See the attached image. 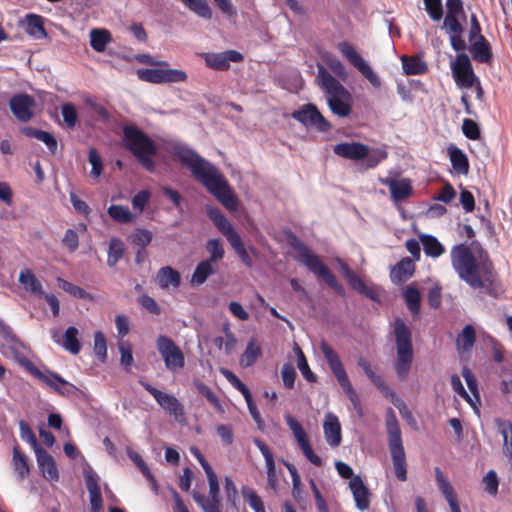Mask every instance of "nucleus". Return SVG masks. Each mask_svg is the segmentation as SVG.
I'll return each mask as SVG.
<instances>
[{
	"label": "nucleus",
	"instance_id": "64",
	"mask_svg": "<svg viewBox=\"0 0 512 512\" xmlns=\"http://www.w3.org/2000/svg\"><path fill=\"white\" fill-rule=\"evenodd\" d=\"M63 120L68 128H74L77 124L78 114L72 103H64L61 106Z\"/></svg>",
	"mask_w": 512,
	"mask_h": 512
},
{
	"label": "nucleus",
	"instance_id": "7",
	"mask_svg": "<svg viewBox=\"0 0 512 512\" xmlns=\"http://www.w3.org/2000/svg\"><path fill=\"white\" fill-rule=\"evenodd\" d=\"M393 332L396 344L394 368L398 379L404 381L409 375L414 359L412 334L410 328L401 318L395 320Z\"/></svg>",
	"mask_w": 512,
	"mask_h": 512
},
{
	"label": "nucleus",
	"instance_id": "40",
	"mask_svg": "<svg viewBox=\"0 0 512 512\" xmlns=\"http://www.w3.org/2000/svg\"><path fill=\"white\" fill-rule=\"evenodd\" d=\"M111 41L112 35L106 29H92L90 32V45L96 52H104Z\"/></svg>",
	"mask_w": 512,
	"mask_h": 512
},
{
	"label": "nucleus",
	"instance_id": "41",
	"mask_svg": "<svg viewBox=\"0 0 512 512\" xmlns=\"http://www.w3.org/2000/svg\"><path fill=\"white\" fill-rule=\"evenodd\" d=\"M12 465L20 480L25 479L29 475L30 468L27 458L25 454L20 451L17 444L13 446Z\"/></svg>",
	"mask_w": 512,
	"mask_h": 512
},
{
	"label": "nucleus",
	"instance_id": "14",
	"mask_svg": "<svg viewBox=\"0 0 512 512\" xmlns=\"http://www.w3.org/2000/svg\"><path fill=\"white\" fill-rule=\"evenodd\" d=\"M338 50L343 57H345L347 61L370 82L373 87L379 88L381 86L380 78L373 72L371 67L349 42H340L338 44Z\"/></svg>",
	"mask_w": 512,
	"mask_h": 512
},
{
	"label": "nucleus",
	"instance_id": "50",
	"mask_svg": "<svg viewBox=\"0 0 512 512\" xmlns=\"http://www.w3.org/2000/svg\"><path fill=\"white\" fill-rule=\"evenodd\" d=\"M78 334V329L74 326L68 327L64 334L63 347L74 355L78 354L81 350Z\"/></svg>",
	"mask_w": 512,
	"mask_h": 512
},
{
	"label": "nucleus",
	"instance_id": "1",
	"mask_svg": "<svg viewBox=\"0 0 512 512\" xmlns=\"http://www.w3.org/2000/svg\"><path fill=\"white\" fill-rule=\"evenodd\" d=\"M172 155L186 166L193 177L215 196L226 209L233 212L238 209V199L217 167L185 145H174Z\"/></svg>",
	"mask_w": 512,
	"mask_h": 512
},
{
	"label": "nucleus",
	"instance_id": "27",
	"mask_svg": "<svg viewBox=\"0 0 512 512\" xmlns=\"http://www.w3.org/2000/svg\"><path fill=\"white\" fill-rule=\"evenodd\" d=\"M349 488L353 494L356 507L360 511H365L370 506L371 492L365 486L362 478L356 475L349 482Z\"/></svg>",
	"mask_w": 512,
	"mask_h": 512
},
{
	"label": "nucleus",
	"instance_id": "43",
	"mask_svg": "<svg viewBox=\"0 0 512 512\" xmlns=\"http://www.w3.org/2000/svg\"><path fill=\"white\" fill-rule=\"evenodd\" d=\"M226 239L231 245V247L234 249L236 254L239 256L243 264L248 268H251L253 266V260L248 254V251L245 248L240 235L237 232H235Z\"/></svg>",
	"mask_w": 512,
	"mask_h": 512
},
{
	"label": "nucleus",
	"instance_id": "21",
	"mask_svg": "<svg viewBox=\"0 0 512 512\" xmlns=\"http://www.w3.org/2000/svg\"><path fill=\"white\" fill-rule=\"evenodd\" d=\"M206 476L209 483V498H206L204 495L198 492L193 493L194 501L202 508L204 512L210 511L211 507H213V509L221 508L220 488L217 475L215 472H211Z\"/></svg>",
	"mask_w": 512,
	"mask_h": 512
},
{
	"label": "nucleus",
	"instance_id": "26",
	"mask_svg": "<svg viewBox=\"0 0 512 512\" xmlns=\"http://www.w3.org/2000/svg\"><path fill=\"white\" fill-rule=\"evenodd\" d=\"M36 460L42 476L51 482L59 480V472L54 458L44 449H36Z\"/></svg>",
	"mask_w": 512,
	"mask_h": 512
},
{
	"label": "nucleus",
	"instance_id": "38",
	"mask_svg": "<svg viewBox=\"0 0 512 512\" xmlns=\"http://www.w3.org/2000/svg\"><path fill=\"white\" fill-rule=\"evenodd\" d=\"M19 282L27 292L38 296L44 295L40 281L29 269L20 272Z\"/></svg>",
	"mask_w": 512,
	"mask_h": 512
},
{
	"label": "nucleus",
	"instance_id": "25",
	"mask_svg": "<svg viewBox=\"0 0 512 512\" xmlns=\"http://www.w3.org/2000/svg\"><path fill=\"white\" fill-rule=\"evenodd\" d=\"M435 478L437 482V486L447 501L451 512H462L458 500V496L448 480V478L444 475L442 470L439 467L434 468Z\"/></svg>",
	"mask_w": 512,
	"mask_h": 512
},
{
	"label": "nucleus",
	"instance_id": "39",
	"mask_svg": "<svg viewBox=\"0 0 512 512\" xmlns=\"http://www.w3.org/2000/svg\"><path fill=\"white\" fill-rule=\"evenodd\" d=\"M26 32L36 38L42 39L47 37V32L44 28V18L37 14H28L26 16Z\"/></svg>",
	"mask_w": 512,
	"mask_h": 512
},
{
	"label": "nucleus",
	"instance_id": "60",
	"mask_svg": "<svg viewBox=\"0 0 512 512\" xmlns=\"http://www.w3.org/2000/svg\"><path fill=\"white\" fill-rule=\"evenodd\" d=\"M19 429H20V437L23 441L30 444V446L33 448L34 452H36V449L43 448L39 445L37 438L32 430V428L29 426V424L24 421H19Z\"/></svg>",
	"mask_w": 512,
	"mask_h": 512
},
{
	"label": "nucleus",
	"instance_id": "56",
	"mask_svg": "<svg viewBox=\"0 0 512 512\" xmlns=\"http://www.w3.org/2000/svg\"><path fill=\"white\" fill-rule=\"evenodd\" d=\"M131 460L137 465V467L140 469L143 476L148 480V482L151 485V488L153 491H158V485L157 481L154 477V475L151 473L149 467L145 463V461L142 459V457L138 453H131L130 454Z\"/></svg>",
	"mask_w": 512,
	"mask_h": 512
},
{
	"label": "nucleus",
	"instance_id": "53",
	"mask_svg": "<svg viewBox=\"0 0 512 512\" xmlns=\"http://www.w3.org/2000/svg\"><path fill=\"white\" fill-rule=\"evenodd\" d=\"M58 285L59 287L64 290L65 292H67L68 294H70L71 296L75 297V298H78V299H84V300H89V301H92L93 300V296L88 293L85 289L63 279V278H58Z\"/></svg>",
	"mask_w": 512,
	"mask_h": 512
},
{
	"label": "nucleus",
	"instance_id": "2",
	"mask_svg": "<svg viewBox=\"0 0 512 512\" xmlns=\"http://www.w3.org/2000/svg\"><path fill=\"white\" fill-rule=\"evenodd\" d=\"M451 265L459 278L473 289L485 288L492 294L496 271L489 254L481 246L458 244L450 252Z\"/></svg>",
	"mask_w": 512,
	"mask_h": 512
},
{
	"label": "nucleus",
	"instance_id": "4",
	"mask_svg": "<svg viewBox=\"0 0 512 512\" xmlns=\"http://www.w3.org/2000/svg\"><path fill=\"white\" fill-rule=\"evenodd\" d=\"M290 246L297 252L296 260L307 267V269L321 278L329 287H331L336 294L345 297L346 292L344 287L338 282L336 276L331 270L322 262L321 258L315 254L303 241L298 237L293 236L290 241Z\"/></svg>",
	"mask_w": 512,
	"mask_h": 512
},
{
	"label": "nucleus",
	"instance_id": "22",
	"mask_svg": "<svg viewBox=\"0 0 512 512\" xmlns=\"http://www.w3.org/2000/svg\"><path fill=\"white\" fill-rule=\"evenodd\" d=\"M86 488L89 493L90 512H102L103 499L99 484V476L91 468L84 470Z\"/></svg>",
	"mask_w": 512,
	"mask_h": 512
},
{
	"label": "nucleus",
	"instance_id": "51",
	"mask_svg": "<svg viewBox=\"0 0 512 512\" xmlns=\"http://www.w3.org/2000/svg\"><path fill=\"white\" fill-rule=\"evenodd\" d=\"M189 10L204 19L212 18V10L207 0H180Z\"/></svg>",
	"mask_w": 512,
	"mask_h": 512
},
{
	"label": "nucleus",
	"instance_id": "29",
	"mask_svg": "<svg viewBox=\"0 0 512 512\" xmlns=\"http://www.w3.org/2000/svg\"><path fill=\"white\" fill-rule=\"evenodd\" d=\"M324 435L331 447H338L342 441L341 425L333 413H328L323 424Z\"/></svg>",
	"mask_w": 512,
	"mask_h": 512
},
{
	"label": "nucleus",
	"instance_id": "45",
	"mask_svg": "<svg viewBox=\"0 0 512 512\" xmlns=\"http://www.w3.org/2000/svg\"><path fill=\"white\" fill-rule=\"evenodd\" d=\"M125 246L121 239L112 237L109 241L107 265L114 267L118 261L124 256Z\"/></svg>",
	"mask_w": 512,
	"mask_h": 512
},
{
	"label": "nucleus",
	"instance_id": "32",
	"mask_svg": "<svg viewBox=\"0 0 512 512\" xmlns=\"http://www.w3.org/2000/svg\"><path fill=\"white\" fill-rule=\"evenodd\" d=\"M206 212L209 219L213 222V224L217 227V229L225 238H228L229 236L236 232L231 223L228 221V219L225 217V215L219 208L207 206Z\"/></svg>",
	"mask_w": 512,
	"mask_h": 512
},
{
	"label": "nucleus",
	"instance_id": "33",
	"mask_svg": "<svg viewBox=\"0 0 512 512\" xmlns=\"http://www.w3.org/2000/svg\"><path fill=\"white\" fill-rule=\"evenodd\" d=\"M448 154L454 172L457 175H467L470 168L467 155L454 145L449 146Z\"/></svg>",
	"mask_w": 512,
	"mask_h": 512
},
{
	"label": "nucleus",
	"instance_id": "30",
	"mask_svg": "<svg viewBox=\"0 0 512 512\" xmlns=\"http://www.w3.org/2000/svg\"><path fill=\"white\" fill-rule=\"evenodd\" d=\"M156 283L161 289L167 290L171 287L175 290L181 285V275L171 266H164L156 274Z\"/></svg>",
	"mask_w": 512,
	"mask_h": 512
},
{
	"label": "nucleus",
	"instance_id": "17",
	"mask_svg": "<svg viewBox=\"0 0 512 512\" xmlns=\"http://www.w3.org/2000/svg\"><path fill=\"white\" fill-rule=\"evenodd\" d=\"M139 383L147 392H149L154 397L156 402L170 415L175 416L176 419L184 416V407L176 397L158 390L157 388L153 387L151 384L143 380H140Z\"/></svg>",
	"mask_w": 512,
	"mask_h": 512
},
{
	"label": "nucleus",
	"instance_id": "31",
	"mask_svg": "<svg viewBox=\"0 0 512 512\" xmlns=\"http://www.w3.org/2000/svg\"><path fill=\"white\" fill-rule=\"evenodd\" d=\"M357 365L363 370L364 374L378 388L384 397L393 390L386 383L382 375L376 372V370L372 367L367 359L364 357H359L357 360Z\"/></svg>",
	"mask_w": 512,
	"mask_h": 512
},
{
	"label": "nucleus",
	"instance_id": "47",
	"mask_svg": "<svg viewBox=\"0 0 512 512\" xmlns=\"http://www.w3.org/2000/svg\"><path fill=\"white\" fill-rule=\"evenodd\" d=\"M391 403L399 410L400 415L402 418L411 426L416 425V420L406 405V403L396 394L394 390H392L390 393H388L386 396Z\"/></svg>",
	"mask_w": 512,
	"mask_h": 512
},
{
	"label": "nucleus",
	"instance_id": "18",
	"mask_svg": "<svg viewBox=\"0 0 512 512\" xmlns=\"http://www.w3.org/2000/svg\"><path fill=\"white\" fill-rule=\"evenodd\" d=\"M452 73L456 83L465 88H471L478 81L467 54L461 53L456 56L452 64Z\"/></svg>",
	"mask_w": 512,
	"mask_h": 512
},
{
	"label": "nucleus",
	"instance_id": "49",
	"mask_svg": "<svg viewBox=\"0 0 512 512\" xmlns=\"http://www.w3.org/2000/svg\"><path fill=\"white\" fill-rule=\"evenodd\" d=\"M476 341L475 329L471 324H467L458 335L456 344L463 351H470Z\"/></svg>",
	"mask_w": 512,
	"mask_h": 512
},
{
	"label": "nucleus",
	"instance_id": "58",
	"mask_svg": "<svg viewBox=\"0 0 512 512\" xmlns=\"http://www.w3.org/2000/svg\"><path fill=\"white\" fill-rule=\"evenodd\" d=\"M206 250L210 254V257L207 260L212 263H216L221 260L225 255L223 243L220 239H209L206 243Z\"/></svg>",
	"mask_w": 512,
	"mask_h": 512
},
{
	"label": "nucleus",
	"instance_id": "16",
	"mask_svg": "<svg viewBox=\"0 0 512 512\" xmlns=\"http://www.w3.org/2000/svg\"><path fill=\"white\" fill-rule=\"evenodd\" d=\"M292 117L305 127H316L321 132H327L331 125L313 104L304 105L301 109L294 111Z\"/></svg>",
	"mask_w": 512,
	"mask_h": 512
},
{
	"label": "nucleus",
	"instance_id": "20",
	"mask_svg": "<svg viewBox=\"0 0 512 512\" xmlns=\"http://www.w3.org/2000/svg\"><path fill=\"white\" fill-rule=\"evenodd\" d=\"M203 58L208 68L216 71H227L230 63L243 61V55L236 50H227L219 53H204Z\"/></svg>",
	"mask_w": 512,
	"mask_h": 512
},
{
	"label": "nucleus",
	"instance_id": "59",
	"mask_svg": "<svg viewBox=\"0 0 512 512\" xmlns=\"http://www.w3.org/2000/svg\"><path fill=\"white\" fill-rule=\"evenodd\" d=\"M195 386L198 390V392L204 396L207 401L214 406V408L219 411V412H223V407H222V404L219 400V398L217 397V395L212 391V389L207 386L205 383L203 382H196L195 383Z\"/></svg>",
	"mask_w": 512,
	"mask_h": 512
},
{
	"label": "nucleus",
	"instance_id": "37",
	"mask_svg": "<svg viewBox=\"0 0 512 512\" xmlns=\"http://www.w3.org/2000/svg\"><path fill=\"white\" fill-rule=\"evenodd\" d=\"M415 265L413 261L405 257L401 259L392 269L391 278L394 281L401 282L410 278L414 272Z\"/></svg>",
	"mask_w": 512,
	"mask_h": 512
},
{
	"label": "nucleus",
	"instance_id": "28",
	"mask_svg": "<svg viewBox=\"0 0 512 512\" xmlns=\"http://www.w3.org/2000/svg\"><path fill=\"white\" fill-rule=\"evenodd\" d=\"M344 277L350 287L373 301H379L377 292L353 272L347 265L342 266Z\"/></svg>",
	"mask_w": 512,
	"mask_h": 512
},
{
	"label": "nucleus",
	"instance_id": "24",
	"mask_svg": "<svg viewBox=\"0 0 512 512\" xmlns=\"http://www.w3.org/2000/svg\"><path fill=\"white\" fill-rule=\"evenodd\" d=\"M443 28L446 29V32L449 35L451 47L455 51H463L466 49V42L462 38L464 28L459 20V17L445 16Z\"/></svg>",
	"mask_w": 512,
	"mask_h": 512
},
{
	"label": "nucleus",
	"instance_id": "61",
	"mask_svg": "<svg viewBox=\"0 0 512 512\" xmlns=\"http://www.w3.org/2000/svg\"><path fill=\"white\" fill-rule=\"evenodd\" d=\"M296 352L298 357V368L301 374L308 382H316L317 376L311 371L307 359L299 346H296Z\"/></svg>",
	"mask_w": 512,
	"mask_h": 512
},
{
	"label": "nucleus",
	"instance_id": "15",
	"mask_svg": "<svg viewBox=\"0 0 512 512\" xmlns=\"http://www.w3.org/2000/svg\"><path fill=\"white\" fill-rule=\"evenodd\" d=\"M284 419L304 456L313 465L322 466V459L314 453L309 437L302 425L290 414H286Z\"/></svg>",
	"mask_w": 512,
	"mask_h": 512
},
{
	"label": "nucleus",
	"instance_id": "6",
	"mask_svg": "<svg viewBox=\"0 0 512 512\" xmlns=\"http://www.w3.org/2000/svg\"><path fill=\"white\" fill-rule=\"evenodd\" d=\"M9 342V350L11 351L14 359L24 367L32 376L40 380L42 383L49 386L56 393L60 395H68L76 387L73 384L67 382L64 378H62L59 374L48 370L46 373L42 372L39 368H37L32 361H30L21 351L24 348V345L19 341V344H16L12 340H7Z\"/></svg>",
	"mask_w": 512,
	"mask_h": 512
},
{
	"label": "nucleus",
	"instance_id": "63",
	"mask_svg": "<svg viewBox=\"0 0 512 512\" xmlns=\"http://www.w3.org/2000/svg\"><path fill=\"white\" fill-rule=\"evenodd\" d=\"M425 10L433 21H440L443 17V5L441 0H423Z\"/></svg>",
	"mask_w": 512,
	"mask_h": 512
},
{
	"label": "nucleus",
	"instance_id": "10",
	"mask_svg": "<svg viewBox=\"0 0 512 512\" xmlns=\"http://www.w3.org/2000/svg\"><path fill=\"white\" fill-rule=\"evenodd\" d=\"M320 350L328 363V366L336 378L339 386L351 402L359 417L363 416V406L357 391L354 389L343 363L337 352L325 341L320 344Z\"/></svg>",
	"mask_w": 512,
	"mask_h": 512
},
{
	"label": "nucleus",
	"instance_id": "5",
	"mask_svg": "<svg viewBox=\"0 0 512 512\" xmlns=\"http://www.w3.org/2000/svg\"><path fill=\"white\" fill-rule=\"evenodd\" d=\"M317 80L327 94L330 110L339 117H347L351 112V95L347 89L324 66H318Z\"/></svg>",
	"mask_w": 512,
	"mask_h": 512
},
{
	"label": "nucleus",
	"instance_id": "62",
	"mask_svg": "<svg viewBox=\"0 0 512 512\" xmlns=\"http://www.w3.org/2000/svg\"><path fill=\"white\" fill-rule=\"evenodd\" d=\"M484 490L495 497L498 494L499 478L494 470H489L482 479Z\"/></svg>",
	"mask_w": 512,
	"mask_h": 512
},
{
	"label": "nucleus",
	"instance_id": "52",
	"mask_svg": "<svg viewBox=\"0 0 512 512\" xmlns=\"http://www.w3.org/2000/svg\"><path fill=\"white\" fill-rule=\"evenodd\" d=\"M421 242L426 255L431 257H439L445 251L443 245L438 239L432 235H423Z\"/></svg>",
	"mask_w": 512,
	"mask_h": 512
},
{
	"label": "nucleus",
	"instance_id": "55",
	"mask_svg": "<svg viewBox=\"0 0 512 512\" xmlns=\"http://www.w3.org/2000/svg\"><path fill=\"white\" fill-rule=\"evenodd\" d=\"M153 239V233L145 228H136L129 236L132 244L140 248H146Z\"/></svg>",
	"mask_w": 512,
	"mask_h": 512
},
{
	"label": "nucleus",
	"instance_id": "8",
	"mask_svg": "<svg viewBox=\"0 0 512 512\" xmlns=\"http://www.w3.org/2000/svg\"><path fill=\"white\" fill-rule=\"evenodd\" d=\"M386 429L388 447L391 454L395 475L399 481L407 480V463L403 447L399 422L394 410L389 407L386 410Z\"/></svg>",
	"mask_w": 512,
	"mask_h": 512
},
{
	"label": "nucleus",
	"instance_id": "44",
	"mask_svg": "<svg viewBox=\"0 0 512 512\" xmlns=\"http://www.w3.org/2000/svg\"><path fill=\"white\" fill-rule=\"evenodd\" d=\"M213 264L208 260L198 263L192 275V283L197 285L205 283L208 277L216 272V267Z\"/></svg>",
	"mask_w": 512,
	"mask_h": 512
},
{
	"label": "nucleus",
	"instance_id": "11",
	"mask_svg": "<svg viewBox=\"0 0 512 512\" xmlns=\"http://www.w3.org/2000/svg\"><path fill=\"white\" fill-rule=\"evenodd\" d=\"M334 153L350 160H365L367 168L376 167L387 158V152L381 149H370L360 142L339 143L334 146Z\"/></svg>",
	"mask_w": 512,
	"mask_h": 512
},
{
	"label": "nucleus",
	"instance_id": "48",
	"mask_svg": "<svg viewBox=\"0 0 512 512\" xmlns=\"http://www.w3.org/2000/svg\"><path fill=\"white\" fill-rule=\"evenodd\" d=\"M260 355L261 347L257 344L256 340L252 338L248 342L245 351L240 357V364L243 367H250L257 361Z\"/></svg>",
	"mask_w": 512,
	"mask_h": 512
},
{
	"label": "nucleus",
	"instance_id": "46",
	"mask_svg": "<svg viewBox=\"0 0 512 512\" xmlns=\"http://www.w3.org/2000/svg\"><path fill=\"white\" fill-rule=\"evenodd\" d=\"M401 60L406 75H421L427 71L426 63L417 57L403 56Z\"/></svg>",
	"mask_w": 512,
	"mask_h": 512
},
{
	"label": "nucleus",
	"instance_id": "35",
	"mask_svg": "<svg viewBox=\"0 0 512 512\" xmlns=\"http://www.w3.org/2000/svg\"><path fill=\"white\" fill-rule=\"evenodd\" d=\"M20 131L26 137L35 138L43 142L51 154L56 153L58 143L56 138L50 132L36 129L34 127H23Z\"/></svg>",
	"mask_w": 512,
	"mask_h": 512
},
{
	"label": "nucleus",
	"instance_id": "54",
	"mask_svg": "<svg viewBox=\"0 0 512 512\" xmlns=\"http://www.w3.org/2000/svg\"><path fill=\"white\" fill-rule=\"evenodd\" d=\"M404 297H405L406 304H407V307L410 310V312L413 315H418L420 312V303H421L420 293H419L418 289L414 286H408L404 293Z\"/></svg>",
	"mask_w": 512,
	"mask_h": 512
},
{
	"label": "nucleus",
	"instance_id": "9",
	"mask_svg": "<svg viewBox=\"0 0 512 512\" xmlns=\"http://www.w3.org/2000/svg\"><path fill=\"white\" fill-rule=\"evenodd\" d=\"M386 429L388 447L391 454L395 475L399 481L407 480V463L403 447L399 422L394 410L389 407L386 410Z\"/></svg>",
	"mask_w": 512,
	"mask_h": 512
},
{
	"label": "nucleus",
	"instance_id": "19",
	"mask_svg": "<svg viewBox=\"0 0 512 512\" xmlns=\"http://www.w3.org/2000/svg\"><path fill=\"white\" fill-rule=\"evenodd\" d=\"M35 99L28 94H15L9 100V107L12 114L20 122H29L33 116Z\"/></svg>",
	"mask_w": 512,
	"mask_h": 512
},
{
	"label": "nucleus",
	"instance_id": "12",
	"mask_svg": "<svg viewBox=\"0 0 512 512\" xmlns=\"http://www.w3.org/2000/svg\"><path fill=\"white\" fill-rule=\"evenodd\" d=\"M138 78L152 84L182 83L188 76L185 71L168 67L146 68L137 71Z\"/></svg>",
	"mask_w": 512,
	"mask_h": 512
},
{
	"label": "nucleus",
	"instance_id": "23",
	"mask_svg": "<svg viewBox=\"0 0 512 512\" xmlns=\"http://www.w3.org/2000/svg\"><path fill=\"white\" fill-rule=\"evenodd\" d=\"M380 183L389 188L391 198L394 202H401L413 195L412 181L408 178H380Z\"/></svg>",
	"mask_w": 512,
	"mask_h": 512
},
{
	"label": "nucleus",
	"instance_id": "36",
	"mask_svg": "<svg viewBox=\"0 0 512 512\" xmlns=\"http://www.w3.org/2000/svg\"><path fill=\"white\" fill-rule=\"evenodd\" d=\"M495 423L503 437V453L512 462V422L496 419Z\"/></svg>",
	"mask_w": 512,
	"mask_h": 512
},
{
	"label": "nucleus",
	"instance_id": "42",
	"mask_svg": "<svg viewBox=\"0 0 512 512\" xmlns=\"http://www.w3.org/2000/svg\"><path fill=\"white\" fill-rule=\"evenodd\" d=\"M107 213L111 219L121 224L132 223L136 220V215L132 214L127 206L111 205L107 209Z\"/></svg>",
	"mask_w": 512,
	"mask_h": 512
},
{
	"label": "nucleus",
	"instance_id": "34",
	"mask_svg": "<svg viewBox=\"0 0 512 512\" xmlns=\"http://www.w3.org/2000/svg\"><path fill=\"white\" fill-rule=\"evenodd\" d=\"M470 52L475 61L479 63H490L493 55L491 46L484 36H480L470 46Z\"/></svg>",
	"mask_w": 512,
	"mask_h": 512
},
{
	"label": "nucleus",
	"instance_id": "57",
	"mask_svg": "<svg viewBox=\"0 0 512 512\" xmlns=\"http://www.w3.org/2000/svg\"><path fill=\"white\" fill-rule=\"evenodd\" d=\"M242 495L255 512H266L262 499L252 488L243 487Z\"/></svg>",
	"mask_w": 512,
	"mask_h": 512
},
{
	"label": "nucleus",
	"instance_id": "3",
	"mask_svg": "<svg viewBox=\"0 0 512 512\" xmlns=\"http://www.w3.org/2000/svg\"><path fill=\"white\" fill-rule=\"evenodd\" d=\"M123 145L147 171L155 170L154 157L158 153L157 144L143 130L135 125H125L122 128Z\"/></svg>",
	"mask_w": 512,
	"mask_h": 512
},
{
	"label": "nucleus",
	"instance_id": "13",
	"mask_svg": "<svg viewBox=\"0 0 512 512\" xmlns=\"http://www.w3.org/2000/svg\"><path fill=\"white\" fill-rule=\"evenodd\" d=\"M156 346L168 370L176 371L185 366L184 353L171 338L160 335L157 338Z\"/></svg>",
	"mask_w": 512,
	"mask_h": 512
}]
</instances>
